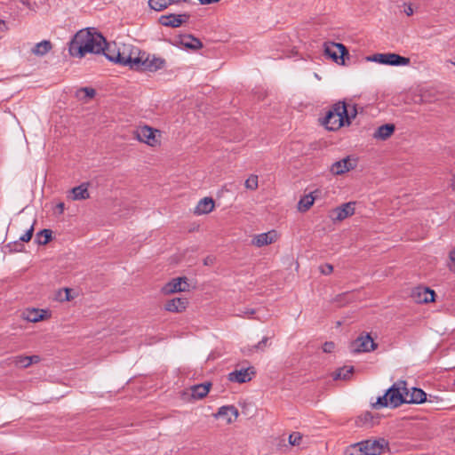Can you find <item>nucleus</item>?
I'll use <instances>...</instances> for the list:
<instances>
[{
  "label": "nucleus",
  "mask_w": 455,
  "mask_h": 455,
  "mask_svg": "<svg viewBox=\"0 0 455 455\" xmlns=\"http://www.w3.org/2000/svg\"><path fill=\"white\" fill-rule=\"evenodd\" d=\"M252 368L235 370L228 374V379L232 382L244 383L251 380V375L254 373Z\"/></svg>",
  "instance_id": "f3484780"
},
{
  "label": "nucleus",
  "mask_w": 455,
  "mask_h": 455,
  "mask_svg": "<svg viewBox=\"0 0 455 455\" xmlns=\"http://www.w3.org/2000/svg\"><path fill=\"white\" fill-rule=\"evenodd\" d=\"M405 395L407 399L405 403H422L427 402V394L418 387H412L411 390L406 389Z\"/></svg>",
  "instance_id": "2eb2a0df"
},
{
  "label": "nucleus",
  "mask_w": 455,
  "mask_h": 455,
  "mask_svg": "<svg viewBox=\"0 0 455 455\" xmlns=\"http://www.w3.org/2000/svg\"><path fill=\"white\" fill-rule=\"evenodd\" d=\"M215 203L212 197H204L201 199L194 210L196 215H203L210 213L213 211Z\"/></svg>",
  "instance_id": "aec40b11"
},
{
  "label": "nucleus",
  "mask_w": 455,
  "mask_h": 455,
  "mask_svg": "<svg viewBox=\"0 0 455 455\" xmlns=\"http://www.w3.org/2000/svg\"><path fill=\"white\" fill-rule=\"evenodd\" d=\"M209 262H212V259H210V258L208 257V258L205 259L204 264H205V265H208V264H209Z\"/></svg>",
  "instance_id": "603ef678"
},
{
  "label": "nucleus",
  "mask_w": 455,
  "mask_h": 455,
  "mask_svg": "<svg viewBox=\"0 0 455 455\" xmlns=\"http://www.w3.org/2000/svg\"><path fill=\"white\" fill-rule=\"evenodd\" d=\"M47 311L43 309L32 308L24 313V319L31 323L42 321L45 317Z\"/></svg>",
  "instance_id": "bb28decb"
},
{
  "label": "nucleus",
  "mask_w": 455,
  "mask_h": 455,
  "mask_svg": "<svg viewBox=\"0 0 455 455\" xmlns=\"http://www.w3.org/2000/svg\"><path fill=\"white\" fill-rule=\"evenodd\" d=\"M361 445L363 447L365 455H379L387 446V442L385 439L367 440L361 442Z\"/></svg>",
  "instance_id": "9d476101"
},
{
  "label": "nucleus",
  "mask_w": 455,
  "mask_h": 455,
  "mask_svg": "<svg viewBox=\"0 0 455 455\" xmlns=\"http://www.w3.org/2000/svg\"><path fill=\"white\" fill-rule=\"evenodd\" d=\"M320 271L323 275H330L333 271V267L331 264H324L320 267Z\"/></svg>",
  "instance_id": "37998d69"
},
{
  "label": "nucleus",
  "mask_w": 455,
  "mask_h": 455,
  "mask_svg": "<svg viewBox=\"0 0 455 455\" xmlns=\"http://www.w3.org/2000/svg\"><path fill=\"white\" fill-rule=\"evenodd\" d=\"M18 245H19V246L23 247V245H22L21 243H15V250H16V251H18V249H17V246H18Z\"/></svg>",
  "instance_id": "5fc2aeb1"
},
{
  "label": "nucleus",
  "mask_w": 455,
  "mask_h": 455,
  "mask_svg": "<svg viewBox=\"0 0 455 455\" xmlns=\"http://www.w3.org/2000/svg\"><path fill=\"white\" fill-rule=\"evenodd\" d=\"M188 304L186 298H174L165 303L164 309L172 313H180L187 308Z\"/></svg>",
  "instance_id": "dca6fc26"
},
{
  "label": "nucleus",
  "mask_w": 455,
  "mask_h": 455,
  "mask_svg": "<svg viewBox=\"0 0 455 455\" xmlns=\"http://www.w3.org/2000/svg\"><path fill=\"white\" fill-rule=\"evenodd\" d=\"M212 384L210 382L194 385L191 387V396L195 399H202L207 395Z\"/></svg>",
  "instance_id": "5701e85b"
},
{
  "label": "nucleus",
  "mask_w": 455,
  "mask_h": 455,
  "mask_svg": "<svg viewBox=\"0 0 455 455\" xmlns=\"http://www.w3.org/2000/svg\"><path fill=\"white\" fill-rule=\"evenodd\" d=\"M180 43L184 47L192 50H198L203 47V44L201 43V41L191 35L182 36L180 39Z\"/></svg>",
  "instance_id": "393cba45"
},
{
  "label": "nucleus",
  "mask_w": 455,
  "mask_h": 455,
  "mask_svg": "<svg viewBox=\"0 0 455 455\" xmlns=\"http://www.w3.org/2000/svg\"><path fill=\"white\" fill-rule=\"evenodd\" d=\"M324 53L331 58L335 62L344 63V56L348 54V52L344 44L339 43H325L324 44Z\"/></svg>",
  "instance_id": "0eeeda50"
},
{
  "label": "nucleus",
  "mask_w": 455,
  "mask_h": 455,
  "mask_svg": "<svg viewBox=\"0 0 455 455\" xmlns=\"http://www.w3.org/2000/svg\"><path fill=\"white\" fill-rule=\"evenodd\" d=\"M452 65L455 66V61L449 60Z\"/></svg>",
  "instance_id": "6e6d98bb"
},
{
  "label": "nucleus",
  "mask_w": 455,
  "mask_h": 455,
  "mask_svg": "<svg viewBox=\"0 0 455 455\" xmlns=\"http://www.w3.org/2000/svg\"><path fill=\"white\" fill-rule=\"evenodd\" d=\"M201 4H212V3H217L219 2L220 0H198Z\"/></svg>",
  "instance_id": "8fccbe9b"
},
{
  "label": "nucleus",
  "mask_w": 455,
  "mask_h": 455,
  "mask_svg": "<svg viewBox=\"0 0 455 455\" xmlns=\"http://www.w3.org/2000/svg\"><path fill=\"white\" fill-rule=\"evenodd\" d=\"M245 188L251 190H255L258 188V176L257 175H251L246 180H245Z\"/></svg>",
  "instance_id": "58836bf2"
},
{
  "label": "nucleus",
  "mask_w": 455,
  "mask_h": 455,
  "mask_svg": "<svg viewBox=\"0 0 455 455\" xmlns=\"http://www.w3.org/2000/svg\"><path fill=\"white\" fill-rule=\"evenodd\" d=\"M377 346L371 335L366 333L361 334L352 341L349 349L353 354L365 353L374 350Z\"/></svg>",
  "instance_id": "39448f33"
},
{
  "label": "nucleus",
  "mask_w": 455,
  "mask_h": 455,
  "mask_svg": "<svg viewBox=\"0 0 455 455\" xmlns=\"http://www.w3.org/2000/svg\"><path fill=\"white\" fill-rule=\"evenodd\" d=\"M182 17H187V15H176V14L165 15V16H162L160 18V22L163 26H165V27L178 28L184 21Z\"/></svg>",
  "instance_id": "4be33fe9"
},
{
  "label": "nucleus",
  "mask_w": 455,
  "mask_h": 455,
  "mask_svg": "<svg viewBox=\"0 0 455 455\" xmlns=\"http://www.w3.org/2000/svg\"><path fill=\"white\" fill-rule=\"evenodd\" d=\"M80 93H84V99H92L95 96L96 91L93 88L84 87L79 90Z\"/></svg>",
  "instance_id": "a19ab883"
},
{
  "label": "nucleus",
  "mask_w": 455,
  "mask_h": 455,
  "mask_svg": "<svg viewBox=\"0 0 455 455\" xmlns=\"http://www.w3.org/2000/svg\"><path fill=\"white\" fill-rule=\"evenodd\" d=\"M354 169V165L351 163L349 157H346L342 160L333 163L331 166V172L334 175L343 174L349 170Z\"/></svg>",
  "instance_id": "6ab92c4d"
},
{
  "label": "nucleus",
  "mask_w": 455,
  "mask_h": 455,
  "mask_svg": "<svg viewBox=\"0 0 455 455\" xmlns=\"http://www.w3.org/2000/svg\"><path fill=\"white\" fill-rule=\"evenodd\" d=\"M164 64L165 60L162 58L153 56L152 58L148 57L143 60L142 57H140V63H138V68H136V70L156 71L161 69Z\"/></svg>",
  "instance_id": "1a4fd4ad"
},
{
  "label": "nucleus",
  "mask_w": 455,
  "mask_h": 455,
  "mask_svg": "<svg viewBox=\"0 0 455 455\" xmlns=\"http://www.w3.org/2000/svg\"><path fill=\"white\" fill-rule=\"evenodd\" d=\"M254 312L255 311L252 309V310L250 311V314H254Z\"/></svg>",
  "instance_id": "4d7b16f0"
},
{
  "label": "nucleus",
  "mask_w": 455,
  "mask_h": 455,
  "mask_svg": "<svg viewBox=\"0 0 455 455\" xmlns=\"http://www.w3.org/2000/svg\"><path fill=\"white\" fill-rule=\"evenodd\" d=\"M132 52L129 51L125 45L123 50L115 55V63L121 66H129L132 69L138 68V63H140V56H132Z\"/></svg>",
  "instance_id": "423d86ee"
},
{
  "label": "nucleus",
  "mask_w": 455,
  "mask_h": 455,
  "mask_svg": "<svg viewBox=\"0 0 455 455\" xmlns=\"http://www.w3.org/2000/svg\"><path fill=\"white\" fill-rule=\"evenodd\" d=\"M33 233H34V226L32 225L30 227L29 229H28L26 231L25 234H23L20 237V241L21 242H24V243H28L31 240L32 236H33Z\"/></svg>",
  "instance_id": "79ce46f5"
},
{
  "label": "nucleus",
  "mask_w": 455,
  "mask_h": 455,
  "mask_svg": "<svg viewBox=\"0 0 455 455\" xmlns=\"http://www.w3.org/2000/svg\"><path fill=\"white\" fill-rule=\"evenodd\" d=\"M71 289L64 288L63 290H60L57 293V299L60 301H69L72 299L70 296Z\"/></svg>",
  "instance_id": "e433bc0d"
},
{
  "label": "nucleus",
  "mask_w": 455,
  "mask_h": 455,
  "mask_svg": "<svg viewBox=\"0 0 455 455\" xmlns=\"http://www.w3.org/2000/svg\"><path fill=\"white\" fill-rule=\"evenodd\" d=\"M411 296L417 303L435 301V293L428 287L419 286L412 291Z\"/></svg>",
  "instance_id": "9b49d317"
},
{
  "label": "nucleus",
  "mask_w": 455,
  "mask_h": 455,
  "mask_svg": "<svg viewBox=\"0 0 455 455\" xmlns=\"http://www.w3.org/2000/svg\"><path fill=\"white\" fill-rule=\"evenodd\" d=\"M335 347V344L331 341H327L323 344V349L325 353H331Z\"/></svg>",
  "instance_id": "c03bdc74"
},
{
  "label": "nucleus",
  "mask_w": 455,
  "mask_h": 455,
  "mask_svg": "<svg viewBox=\"0 0 455 455\" xmlns=\"http://www.w3.org/2000/svg\"><path fill=\"white\" fill-rule=\"evenodd\" d=\"M354 371L353 366H344L342 368L338 369L333 373L334 379H347L352 375Z\"/></svg>",
  "instance_id": "7c9ffc66"
},
{
  "label": "nucleus",
  "mask_w": 455,
  "mask_h": 455,
  "mask_svg": "<svg viewBox=\"0 0 455 455\" xmlns=\"http://www.w3.org/2000/svg\"><path fill=\"white\" fill-rule=\"evenodd\" d=\"M386 65L390 66H407L411 60L409 58L400 56L396 53H387Z\"/></svg>",
  "instance_id": "a878e982"
},
{
  "label": "nucleus",
  "mask_w": 455,
  "mask_h": 455,
  "mask_svg": "<svg viewBox=\"0 0 455 455\" xmlns=\"http://www.w3.org/2000/svg\"><path fill=\"white\" fill-rule=\"evenodd\" d=\"M346 294H341V295H339L337 298H336V301L338 302H341V298L345 297Z\"/></svg>",
  "instance_id": "3c124183"
},
{
  "label": "nucleus",
  "mask_w": 455,
  "mask_h": 455,
  "mask_svg": "<svg viewBox=\"0 0 455 455\" xmlns=\"http://www.w3.org/2000/svg\"><path fill=\"white\" fill-rule=\"evenodd\" d=\"M346 455H365L361 442L348 446L346 450Z\"/></svg>",
  "instance_id": "f704fd0d"
},
{
  "label": "nucleus",
  "mask_w": 455,
  "mask_h": 455,
  "mask_svg": "<svg viewBox=\"0 0 455 455\" xmlns=\"http://www.w3.org/2000/svg\"><path fill=\"white\" fill-rule=\"evenodd\" d=\"M238 416V410L233 405L222 406L215 414L216 418L223 419L227 424H231L235 421Z\"/></svg>",
  "instance_id": "ddd939ff"
},
{
  "label": "nucleus",
  "mask_w": 455,
  "mask_h": 455,
  "mask_svg": "<svg viewBox=\"0 0 455 455\" xmlns=\"http://www.w3.org/2000/svg\"><path fill=\"white\" fill-rule=\"evenodd\" d=\"M355 202H348L336 207L331 212L330 217L333 221H341L355 213Z\"/></svg>",
  "instance_id": "6e6552de"
},
{
  "label": "nucleus",
  "mask_w": 455,
  "mask_h": 455,
  "mask_svg": "<svg viewBox=\"0 0 455 455\" xmlns=\"http://www.w3.org/2000/svg\"><path fill=\"white\" fill-rule=\"evenodd\" d=\"M407 383L404 380H399L394 383L382 395L372 404L373 408L379 409L383 407L397 408L405 403L407 396L405 395Z\"/></svg>",
  "instance_id": "f03ea898"
},
{
  "label": "nucleus",
  "mask_w": 455,
  "mask_h": 455,
  "mask_svg": "<svg viewBox=\"0 0 455 455\" xmlns=\"http://www.w3.org/2000/svg\"><path fill=\"white\" fill-rule=\"evenodd\" d=\"M277 233L275 230H271L267 233L257 235L252 239V243L257 247H262L267 244H271L277 240Z\"/></svg>",
  "instance_id": "4468645a"
},
{
  "label": "nucleus",
  "mask_w": 455,
  "mask_h": 455,
  "mask_svg": "<svg viewBox=\"0 0 455 455\" xmlns=\"http://www.w3.org/2000/svg\"><path fill=\"white\" fill-rule=\"evenodd\" d=\"M345 124H350L349 110L345 102L339 101L327 111L323 124L330 131H336Z\"/></svg>",
  "instance_id": "7ed1b4c3"
},
{
  "label": "nucleus",
  "mask_w": 455,
  "mask_h": 455,
  "mask_svg": "<svg viewBox=\"0 0 455 455\" xmlns=\"http://www.w3.org/2000/svg\"><path fill=\"white\" fill-rule=\"evenodd\" d=\"M52 232L50 229H43L36 234V241L38 244H46L52 239Z\"/></svg>",
  "instance_id": "2f4dec72"
},
{
  "label": "nucleus",
  "mask_w": 455,
  "mask_h": 455,
  "mask_svg": "<svg viewBox=\"0 0 455 455\" xmlns=\"http://www.w3.org/2000/svg\"><path fill=\"white\" fill-rule=\"evenodd\" d=\"M450 259L451 263L449 265V267L451 270L455 272V249L450 252Z\"/></svg>",
  "instance_id": "a18cd8bd"
},
{
  "label": "nucleus",
  "mask_w": 455,
  "mask_h": 455,
  "mask_svg": "<svg viewBox=\"0 0 455 455\" xmlns=\"http://www.w3.org/2000/svg\"><path fill=\"white\" fill-rule=\"evenodd\" d=\"M106 44L105 37L93 28L79 30L68 44L71 56L83 58L87 53L100 54Z\"/></svg>",
  "instance_id": "f257e3e1"
},
{
  "label": "nucleus",
  "mask_w": 455,
  "mask_h": 455,
  "mask_svg": "<svg viewBox=\"0 0 455 455\" xmlns=\"http://www.w3.org/2000/svg\"><path fill=\"white\" fill-rule=\"evenodd\" d=\"M173 0H149V6L155 11H163L172 4Z\"/></svg>",
  "instance_id": "473e14b6"
},
{
  "label": "nucleus",
  "mask_w": 455,
  "mask_h": 455,
  "mask_svg": "<svg viewBox=\"0 0 455 455\" xmlns=\"http://www.w3.org/2000/svg\"><path fill=\"white\" fill-rule=\"evenodd\" d=\"M301 439L302 435L299 432H293L289 435V443L293 446L299 445Z\"/></svg>",
  "instance_id": "ea45409f"
},
{
  "label": "nucleus",
  "mask_w": 455,
  "mask_h": 455,
  "mask_svg": "<svg viewBox=\"0 0 455 455\" xmlns=\"http://www.w3.org/2000/svg\"><path fill=\"white\" fill-rule=\"evenodd\" d=\"M387 53H376L366 57L367 61L377 62L386 65Z\"/></svg>",
  "instance_id": "c9c22d12"
},
{
  "label": "nucleus",
  "mask_w": 455,
  "mask_h": 455,
  "mask_svg": "<svg viewBox=\"0 0 455 455\" xmlns=\"http://www.w3.org/2000/svg\"><path fill=\"white\" fill-rule=\"evenodd\" d=\"M373 420H374L373 415L371 412L366 411L357 417V419L355 420V424L357 427H371L374 425Z\"/></svg>",
  "instance_id": "c85d7f7f"
},
{
  "label": "nucleus",
  "mask_w": 455,
  "mask_h": 455,
  "mask_svg": "<svg viewBox=\"0 0 455 455\" xmlns=\"http://www.w3.org/2000/svg\"><path fill=\"white\" fill-rule=\"evenodd\" d=\"M315 198L312 195L305 196L299 202L298 208L300 212H307L314 204Z\"/></svg>",
  "instance_id": "72a5a7b5"
},
{
  "label": "nucleus",
  "mask_w": 455,
  "mask_h": 455,
  "mask_svg": "<svg viewBox=\"0 0 455 455\" xmlns=\"http://www.w3.org/2000/svg\"><path fill=\"white\" fill-rule=\"evenodd\" d=\"M70 192L72 200H84L90 197L87 183L73 188Z\"/></svg>",
  "instance_id": "b1692460"
},
{
  "label": "nucleus",
  "mask_w": 455,
  "mask_h": 455,
  "mask_svg": "<svg viewBox=\"0 0 455 455\" xmlns=\"http://www.w3.org/2000/svg\"><path fill=\"white\" fill-rule=\"evenodd\" d=\"M395 129V126L393 124H386L380 125L374 132L373 138L377 140H386L394 133Z\"/></svg>",
  "instance_id": "412c9836"
},
{
  "label": "nucleus",
  "mask_w": 455,
  "mask_h": 455,
  "mask_svg": "<svg viewBox=\"0 0 455 455\" xmlns=\"http://www.w3.org/2000/svg\"><path fill=\"white\" fill-rule=\"evenodd\" d=\"M267 341H268V338L264 337L258 344L250 347L249 351L250 352H254V351H262L263 352V351H265L266 347H267Z\"/></svg>",
  "instance_id": "4c0bfd02"
},
{
  "label": "nucleus",
  "mask_w": 455,
  "mask_h": 455,
  "mask_svg": "<svg viewBox=\"0 0 455 455\" xmlns=\"http://www.w3.org/2000/svg\"><path fill=\"white\" fill-rule=\"evenodd\" d=\"M404 12L406 13L407 16H411L413 14V9L411 5H407L404 9Z\"/></svg>",
  "instance_id": "de8ad7c7"
},
{
  "label": "nucleus",
  "mask_w": 455,
  "mask_h": 455,
  "mask_svg": "<svg viewBox=\"0 0 455 455\" xmlns=\"http://www.w3.org/2000/svg\"><path fill=\"white\" fill-rule=\"evenodd\" d=\"M12 363L20 368H28L33 363H36L40 361V357L38 355H16L12 358Z\"/></svg>",
  "instance_id": "a211bd4d"
},
{
  "label": "nucleus",
  "mask_w": 455,
  "mask_h": 455,
  "mask_svg": "<svg viewBox=\"0 0 455 455\" xmlns=\"http://www.w3.org/2000/svg\"><path fill=\"white\" fill-rule=\"evenodd\" d=\"M120 51V48H116V45H111L106 42V44L103 46V50L100 51V54H103L108 60L115 63V55L117 52Z\"/></svg>",
  "instance_id": "c756f323"
},
{
  "label": "nucleus",
  "mask_w": 455,
  "mask_h": 455,
  "mask_svg": "<svg viewBox=\"0 0 455 455\" xmlns=\"http://www.w3.org/2000/svg\"><path fill=\"white\" fill-rule=\"evenodd\" d=\"M52 48V44L49 40H43L37 43L32 49V52L37 56H44L49 52Z\"/></svg>",
  "instance_id": "cd10ccee"
},
{
  "label": "nucleus",
  "mask_w": 455,
  "mask_h": 455,
  "mask_svg": "<svg viewBox=\"0 0 455 455\" xmlns=\"http://www.w3.org/2000/svg\"><path fill=\"white\" fill-rule=\"evenodd\" d=\"M180 2H186V0H173L172 4H178Z\"/></svg>",
  "instance_id": "864d4df0"
},
{
  "label": "nucleus",
  "mask_w": 455,
  "mask_h": 455,
  "mask_svg": "<svg viewBox=\"0 0 455 455\" xmlns=\"http://www.w3.org/2000/svg\"><path fill=\"white\" fill-rule=\"evenodd\" d=\"M347 108L349 110V116H350V120H351V119L355 117V116H356V109H355V106H352L351 109H350V107H347Z\"/></svg>",
  "instance_id": "49530a36"
},
{
  "label": "nucleus",
  "mask_w": 455,
  "mask_h": 455,
  "mask_svg": "<svg viewBox=\"0 0 455 455\" xmlns=\"http://www.w3.org/2000/svg\"><path fill=\"white\" fill-rule=\"evenodd\" d=\"M188 287L186 277L173 278L163 287L164 294L185 291Z\"/></svg>",
  "instance_id": "f8f14e48"
},
{
  "label": "nucleus",
  "mask_w": 455,
  "mask_h": 455,
  "mask_svg": "<svg viewBox=\"0 0 455 455\" xmlns=\"http://www.w3.org/2000/svg\"><path fill=\"white\" fill-rule=\"evenodd\" d=\"M135 138L150 147H157L161 143V132L150 126L139 127L135 132Z\"/></svg>",
  "instance_id": "20e7f679"
},
{
  "label": "nucleus",
  "mask_w": 455,
  "mask_h": 455,
  "mask_svg": "<svg viewBox=\"0 0 455 455\" xmlns=\"http://www.w3.org/2000/svg\"><path fill=\"white\" fill-rule=\"evenodd\" d=\"M56 209L59 211L60 213H62L64 212V209H65L64 203L60 202V203L57 204Z\"/></svg>",
  "instance_id": "09e8293b"
}]
</instances>
